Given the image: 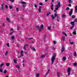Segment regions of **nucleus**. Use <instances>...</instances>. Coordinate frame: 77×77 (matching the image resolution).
<instances>
[{"label": "nucleus", "instance_id": "nucleus-1", "mask_svg": "<svg viewBox=\"0 0 77 77\" xmlns=\"http://www.w3.org/2000/svg\"><path fill=\"white\" fill-rule=\"evenodd\" d=\"M60 7V2H58L57 5L55 6V9L54 10V12H57V10H58V9Z\"/></svg>", "mask_w": 77, "mask_h": 77}, {"label": "nucleus", "instance_id": "nucleus-2", "mask_svg": "<svg viewBox=\"0 0 77 77\" xmlns=\"http://www.w3.org/2000/svg\"><path fill=\"white\" fill-rule=\"evenodd\" d=\"M36 27L39 30V32H41L42 29H43V28H44V26H43V25H42L41 26L40 28L39 26L37 25L36 26Z\"/></svg>", "mask_w": 77, "mask_h": 77}, {"label": "nucleus", "instance_id": "nucleus-3", "mask_svg": "<svg viewBox=\"0 0 77 77\" xmlns=\"http://www.w3.org/2000/svg\"><path fill=\"white\" fill-rule=\"evenodd\" d=\"M55 57H56V56H52L51 58V64L52 65H53V63H54V60H55Z\"/></svg>", "mask_w": 77, "mask_h": 77}, {"label": "nucleus", "instance_id": "nucleus-4", "mask_svg": "<svg viewBox=\"0 0 77 77\" xmlns=\"http://www.w3.org/2000/svg\"><path fill=\"white\" fill-rule=\"evenodd\" d=\"M3 65H4V63H2L0 65V72H3V70H2V67L3 66Z\"/></svg>", "mask_w": 77, "mask_h": 77}, {"label": "nucleus", "instance_id": "nucleus-5", "mask_svg": "<svg viewBox=\"0 0 77 77\" xmlns=\"http://www.w3.org/2000/svg\"><path fill=\"white\" fill-rule=\"evenodd\" d=\"M67 72L68 73V75H70V72L71 71V68L69 67L67 69Z\"/></svg>", "mask_w": 77, "mask_h": 77}, {"label": "nucleus", "instance_id": "nucleus-6", "mask_svg": "<svg viewBox=\"0 0 77 77\" xmlns=\"http://www.w3.org/2000/svg\"><path fill=\"white\" fill-rule=\"evenodd\" d=\"M23 51H21L20 52V55L18 57V58H21V57L23 56Z\"/></svg>", "mask_w": 77, "mask_h": 77}, {"label": "nucleus", "instance_id": "nucleus-7", "mask_svg": "<svg viewBox=\"0 0 77 77\" xmlns=\"http://www.w3.org/2000/svg\"><path fill=\"white\" fill-rule=\"evenodd\" d=\"M28 46V45L27 44H26L24 45L23 47V49L24 50H26V48H27V47Z\"/></svg>", "mask_w": 77, "mask_h": 77}, {"label": "nucleus", "instance_id": "nucleus-8", "mask_svg": "<svg viewBox=\"0 0 77 77\" xmlns=\"http://www.w3.org/2000/svg\"><path fill=\"white\" fill-rule=\"evenodd\" d=\"M49 72H50V69H48V72L46 73L45 75V77H46L47 75L48 74V73H49Z\"/></svg>", "mask_w": 77, "mask_h": 77}, {"label": "nucleus", "instance_id": "nucleus-9", "mask_svg": "<svg viewBox=\"0 0 77 77\" xmlns=\"http://www.w3.org/2000/svg\"><path fill=\"white\" fill-rule=\"evenodd\" d=\"M72 12H73V9H71L70 11L69 12V14L70 16L71 15V14H72Z\"/></svg>", "mask_w": 77, "mask_h": 77}, {"label": "nucleus", "instance_id": "nucleus-10", "mask_svg": "<svg viewBox=\"0 0 77 77\" xmlns=\"http://www.w3.org/2000/svg\"><path fill=\"white\" fill-rule=\"evenodd\" d=\"M55 17H57V19H58L59 18V15L58 14H54Z\"/></svg>", "mask_w": 77, "mask_h": 77}, {"label": "nucleus", "instance_id": "nucleus-11", "mask_svg": "<svg viewBox=\"0 0 77 77\" xmlns=\"http://www.w3.org/2000/svg\"><path fill=\"white\" fill-rule=\"evenodd\" d=\"M73 34L75 35H76L77 33H76V29H75L74 30L73 32Z\"/></svg>", "mask_w": 77, "mask_h": 77}, {"label": "nucleus", "instance_id": "nucleus-12", "mask_svg": "<svg viewBox=\"0 0 77 77\" xmlns=\"http://www.w3.org/2000/svg\"><path fill=\"white\" fill-rule=\"evenodd\" d=\"M30 48L31 50H33V51H36V49H35V48L32 47H30Z\"/></svg>", "mask_w": 77, "mask_h": 77}, {"label": "nucleus", "instance_id": "nucleus-13", "mask_svg": "<svg viewBox=\"0 0 77 77\" xmlns=\"http://www.w3.org/2000/svg\"><path fill=\"white\" fill-rule=\"evenodd\" d=\"M42 8V7L41 6H39V8L38 9V11L39 12H41V8Z\"/></svg>", "mask_w": 77, "mask_h": 77}, {"label": "nucleus", "instance_id": "nucleus-14", "mask_svg": "<svg viewBox=\"0 0 77 77\" xmlns=\"http://www.w3.org/2000/svg\"><path fill=\"white\" fill-rule=\"evenodd\" d=\"M65 47H63V48L61 49V52L62 53L63 52V51H64V50H65Z\"/></svg>", "mask_w": 77, "mask_h": 77}, {"label": "nucleus", "instance_id": "nucleus-15", "mask_svg": "<svg viewBox=\"0 0 77 77\" xmlns=\"http://www.w3.org/2000/svg\"><path fill=\"white\" fill-rule=\"evenodd\" d=\"M45 55H42L40 57V59H44L45 57Z\"/></svg>", "mask_w": 77, "mask_h": 77}, {"label": "nucleus", "instance_id": "nucleus-16", "mask_svg": "<svg viewBox=\"0 0 77 77\" xmlns=\"http://www.w3.org/2000/svg\"><path fill=\"white\" fill-rule=\"evenodd\" d=\"M6 20H7V21H8L9 23H11V21L10 19H9V18H7Z\"/></svg>", "mask_w": 77, "mask_h": 77}, {"label": "nucleus", "instance_id": "nucleus-17", "mask_svg": "<svg viewBox=\"0 0 77 77\" xmlns=\"http://www.w3.org/2000/svg\"><path fill=\"white\" fill-rule=\"evenodd\" d=\"M15 31H13L12 32H11L10 33V35H13L14 34V33L15 32Z\"/></svg>", "mask_w": 77, "mask_h": 77}, {"label": "nucleus", "instance_id": "nucleus-18", "mask_svg": "<svg viewBox=\"0 0 77 77\" xmlns=\"http://www.w3.org/2000/svg\"><path fill=\"white\" fill-rule=\"evenodd\" d=\"M4 5V4H3L1 5V10H4L3 5Z\"/></svg>", "mask_w": 77, "mask_h": 77}, {"label": "nucleus", "instance_id": "nucleus-19", "mask_svg": "<svg viewBox=\"0 0 77 77\" xmlns=\"http://www.w3.org/2000/svg\"><path fill=\"white\" fill-rule=\"evenodd\" d=\"M75 11L76 13H77V5L75 7Z\"/></svg>", "mask_w": 77, "mask_h": 77}, {"label": "nucleus", "instance_id": "nucleus-20", "mask_svg": "<svg viewBox=\"0 0 77 77\" xmlns=\"http://www.w3.org/2000/svg\"><path fill=\"white\" fill-rule=\"evenodd\" d=\"M61 17L62 18H64V17H66V15L64 14H62Z\"/></svg>", "mask_w": 77, "mask_h": 77}, {"label": "nucleus", "instance_id": "nucleus-21", "mask_svg": "<svg viewBox=\"0 0 77 77\" xmlns=\"http://www.w3.org/2000/svg\"><path fill=\"white\" fill-rule=\"evenodd\" d=\"M21 4H22L23 5H24V4H26V2L24 1H22L21 2Z\"/></svg>", "mask_w": 77, "mask_h": 77}, {"label": "nucleus", "instance_id": "nucleus-22", "mask_svg": "<svg viewBox=\"0 0 77 77\" xmlns=\"http://www.w3.org/2000/svg\"><path fill=\"white\" fill-rule=\"evenodd\" d=\"M51 17L52 18L53 20V19H54V18H55V17H54V16L53 15H52L51 16Z\"/></svg>", "mask_w": 77, "mask_h": 77}, {"label": "nucleus", "instance_id": "nucleus-23", "mask_svg": "<svg viewBox=\"0 0 77 77\" xmlns=\"http://www.w3.org/2000/svg\"><path fill=\"white\" fill-rule=\"evenodd\" d=\"M15 67H16L17 68H18V69H20V66H19L18 65L15 66Z\"/></svg>", "mask_w": 77, "mask_h": 77}, {"label": "nucleus", "instance_id": "nucleus-24", "mask_svg": "<svg viewBox=\"0 0 77 77\" xmlns=\"http://www.w3.org/2000/svg\"><path fill=\"white\" fill-rule=\"evenodd\" d=\"M74 56H77V53L76 51H75L74 53L73 54Z\"/></svg>", "mask_w": 77, "mask_h": 77}, {"label": "nucleus", "instance_id": "nucleus-25", "mask_svg": "<svg viewBox=\"0 0 77 77\" xmlns=\"http://www.w3.org/2000/svg\"><path fill=\"white\" fill-rule=\"evenodd\" d=\"M14 38H15V36H11V39H12L13 40L14 39Z\"/></svg>", "mask_w": 77, "mask_h": 77}, {"label": "nucleus", "instance_id": "nucleus-26", "mask_svg": "<svg viewBox=\"0 0 77 77\" xmlns=\"http://www.w3.org/2000/svg\"><path fill=\"white\" fill-rule=\"evenodd\" d=\"M36 77H38L39 76V74L37 73L35 75Z\"/></svg>", "mask_w": 77, "mask_h": 77}, {"label": "nucleus", "instance_id": "nucleus-27", "mask_svg": "<svg viewBox=\"0 0 77 77\" xmlns=\"http://www.w3.org/2000/svg\"><path fill=\"white\" fill-rule=\"evenodd\" d=\"M16 11L17 12H19V8H16Z\"/></svg>", "mask_w": 77, "mask_h": 77}, {"label": "nucleus", "instance_id": "nucleus-28", "mask_svg": "<svg viewBox=\"0 0 77 77\" xmlns=\"http://www.w3.org/2000/svg\"><path fill=\"white\" fill-rule=\"evenodd\" d=\"M51 29V26H49L47 28L48 30H50Z\"/></svg>", "mask_w": 77, "mask_h": 77}, {"label": "nucleus", "instance_id": "nucleus-29", "mask_svg": "<svg viewBox=\"0 0 77 77\" xmlns=\"http://www.w3.org/2000/svg\"><path fill=\"white\" fill-rule=\"evenodd\" d=\"M66 57H63V60H66Z\"/></svg>", "mask_w": 77, "mask_h": 77}, {"label": "nucleus", "instance_id": "nucleus-30", "mask_svg": "<svg viewBox=\"0 0 77 77\" xmlns=\"http://www.w3.org/2000/svg\"><path fill=\"white\" fill-rule=\"evenodd\" d=\"M60 73H59V72H58L57 73V75H58V77H60Z\"/></svg>", "mask_w": 77, "mask_h": 77}, {"label": "nucleus", "instance_id": "nucleus-31", "mask_svg": "<svg viewBox=\"0 0 77 77\" xmlns=\"http://www.w3.org/2000/svg\"><path fill=\"white\" fill-rule=\"evenodd\" d=\"M62 40L63 41H65V37H63L62 38Z\"/></svg>", "mask_w": 77, "mask_h": 77}, {"label": "nucleus", "instance_id": "nucleus-32", "mask_svg": "<svg viewBox=\"0 0 77 77\" xmlns=\"http://www.w3.org/2000/svg\"><path fill=\"white\" fill-rule=\"evenodd\" d=\"M62 33L63 34L66 36H67V35H66V34L65 33V32H62Z\"/></svg>", "mask_w": 77, "mask_h": 77}, {"label": "nucleus", "instance_id": "nucleus-33", "mask_svg": "<svg viewBox=\"0 0 77 77\" xmlns=\"http://www.w3.org/2000/svg\"><path fill=\"white\" fill-rule=\"evenodd\" d=\"M13 61H14V63H17V60H16V59H14L13 60Z\"/></svg>", "mask_w": 77, "mask_h": 77}, {"label": "nucleus", "instance_id": "nucleus-34", "mask_svg": "<svg viewBox=\"0 0 77 77\" xmlns=\"http://www.w3.org/2000/svg\"><path fill=\"white\" fill-rule=\"evenodd\" d=\"M51 10H53V5H52L51 7Z\"/></svg>", "mask_w": 77, "mask_h": 77}, {"label": "nucleus", "instance_id": "nucleus-35", "mask_svg": "<svg viewBox=\"0 0 77 77\" xmlns=\"http://www.w3.org/2000/svg\"><path fill=\"white\" fill-rule=\"evenodd\" d=\"M71 24H73V26H74V22H71L70 23Z\"/></svg>", "mask_w": 77, "mask_h": 77}, {"label": "nucleus", "instance_id": "nucleus-36", "mask_svg": "<svg viewBox=\"0 0 77 77\" xmlns=\"http://www.w3.org/2000/svg\"><path fill=\"white\" fill-rule=\"evenodd\" d=\"M10 65V64L9 63H6V66H9Z\"/></svg>", "mask_w": 77, "mask_h": 77}, {"label": "nucleus", "instance_id": "nucleus-37", "mask_svg": "<svg viewBox=\"0 0 77 77\" xmlns=\"http://www.w3.org/2000/svg\"><path fill=\"white\" fill-rule=\"evenodd\" d=\"M9 8L10 9H12V6L11 5H9Z\"/></svg>", "mask_w": 77, "mask_h": 77}, {"label": "nucleus", "instance_id": "nucleus-38", "mask_svg": "<svg viewBox=\"0 0 77 77\" xmlns=\"http://www.w3.org/2000/svg\"><path fill=\"white\" fill-rule=\"evenodd\" d=\"M6 45H7V47H9V43H8L6 44Z\"/></svg>", "mask_w": 77, "mask_h": 77}, {"label": "nucleus", "instance_id": "nucleus-39", "mask_svg": "<svg viewBox=\"0 0 77 77\" xmlns=\"http://www.w3.org/2000/svg\"><path fill=\"white\" fill-rule=\"evenodd\" d=\"M75 16L74 15H73L72 16V18L73 19H74V18H75Z\"/></svg>", "mask_w": 77, "mask_h": 77}, {"label": "nucleus", "instance_id": "nucleus-40", "mask_svg": "<svg viewBox=\"0 0 77 77\" xmlns=\"http://www.w3.org/2000/svg\"><path fill=\"white\" fill-rule=\"evenodd\" d=\"M73 65H74L75 66H77V63H74L73 64Z\"/></svg>", "mask_w": 77, "mask_h": 77}, {"label": "nucleus", "instance_id": "nucleus-41", "mask_svg": "<svg viewBox=\"0 0 77 77\" xmlns=\"http://www.w3.org/2000/svg\"><path fill=\"white\" fill-rule=\"evenodd\" d=\"M8 51H6L5 53V55L7 56V55H8Z\"/></svg>", "mask_w": 77, "mask_h": 77}, {"label": "nucleus", "instance_id": "nucleus-42", "mask_svg": "<svg viewBox=\"0 0 77 77\" xmlns=\"http://www.w3.org/2000/svg\"><path fill=\"white\" fill-rule=\"evenodd\" d=\"M5 8L6 9H8V5H5Z\"/></svg>", "mask_w": 77, "mask_h": 77}, {"label": "nucleus", "instance_id": "nucleus-43", "mask_svg": "<svg viewBox=\"0 0 77 77\" xmlns=\"http://www.w3.org/2000/svg\"><path fill=\"white\" fill-rule=\"evenodd\" d=\"M26 5H23V8H26Z\"/></svg>", "mask_w": 77, "mask_h": 77}, {"label": "nucleus", "instance_id": "nucleus-44", "mask_svg": "<svg viewBox=\"0 0 77 77\" xmlns=\"http://www.w3.org/2000/svg\"><path fill=\"white\" fill-rule=\"evenodd\" d=\"M32 38H27L26 39H28L30 40V39H32Z\"/></svg>", "mask_w": 77, "mask_h": 77}, {"label": "nucleus", "instance_id": "nucleus-45", "mask_svg": "<svg viewBox=\"0 0 77 77\" xmlns=\"http://www.w3.org/2000/svg\"><path fill=\"white\" fill-rule=\"evenodd\" d=\"M7 72V71H6V70H5L4 72V74H6V73Z\"/></svg>", "mask_w": 77, "mask_h": 77}, {"label": "nucleus", "instance_id": "nucleus-46", "mask_svg": "<svg viewBox=\"0 0 77 77\" xmlns=\"http://www.w3.org/2000/svg\"><path fill=\"white\" fill-rule=\"evenodd\" d=\"M69 42L70 44H71L72 45V44H74V43L73 42H71L70 41H69Z\"/></svg>", "mask_w": 77, "mask_h": 77}, {"label": "nucleus", "instance_id": "nucleus-47", "mask_svg": "<svg viewBox=\"0 0 77 77\" xmlns=\"http://www.w3.org/2000/svg\"><path fill=\"white\" fill-rule=\"evenodd\" d=\"M74 25H73V26H72L71 27V29H72L73 28H74Z\"/></svg>", "mask_w": 77, "mask_h": 77}, {"label": "nucleus", "instance_id": "nucleus-48", "mask_svg": "<svg viewBox=\"0 0 77 77\" xmlns=\"http://www.w3.org/2000/svg\"><path fill=\"white\" fill-rule=\"evenodd\" d=\"M39 5H43V3L40 2L39 3Z\"/></svg>", "mask_w": 77, "mask_h": 77}, {"label": "nucleus", "instance_id": "nucleus-49", "mask_svg": "<svg viewBox=\"0 0 77 77\" xmlns=\"http://www.w3.org/2000/svg\"><path fill=\"white\" fill-rule=\"evenodd\" d=\"M14 0H11L10 1L12 2V3H13V2H14Z\"/></svg>", "mask_w": 77, "mask_h": 77}, {"label": "nucleus", "instance_id": "nucleus-50", "mask_svg": "<svg viewBox=\"0 0 77 77\" xmlns=\"http://www.w3.org/2000/svg\"><path fill=\"white\" fill-rule=\"evenodd\" d=\"M53 43H54V44H56V41H53Z\"/></svg>", "mask_w": 77, "mask_h": 77}, {"label": "nucleus", "instance_id": "nucleus-51", "mask_svg": "<svg viewBox=\"0 0 77 77\" xmlns=\"http://www.w3.org/2000/svg\"><path fill=\"white\" fill-rule=\"evenodd\" d=\"M34 7L35 8H37V5H36V4H34Z\"/></svg>", "mask_w": 77, "mask_h": 77}, {"label": "nucleus", "instance_id": "nucleus-52", "mask_svg": "<svg viewBox=\"0 0 77 77\" xmlns=\"http://www.w3.org/2000/svg\"><path fill=\"white\" fill-rule=\"evenodd\" d=\"M10 31H14V29H13L11 28V29H10Z\"/></svg>", "mask_w": 77, "mask_h": 77}, {"label": "nucleus", "instance_id": "nucleus-53", "mask_svg": "<svg viewBox=\"0 0 77 77\" xmlns=\"http://www.w3.org/2000/svg\"><path fill=\"white\" fill-rule=\"evenodd\" d=\"M44 39H46V35H44Z\"/></svg>", "mask_w": 77, "mask_h": 77}, {"label": "nucleus", "instance_id": "nucleus-54", "mask_svg": "<svg viewBox=\"0 0 77 77\" xmlns=\"http://www.w3.org/2000/svg\"><path fill=\"white\" fill-rule=\"evenodd\" d=\"M11 16L12 17H15V16L14 14H12Z\"/></svg>", "mask_w": 77, "mask_h": 77}, {"label": "nucleus", "instance_id": "nucleus-55", "mask_svg": "<svg viewBox=\"0 0 77 77\" xmlns=\"http://www.w3.org/2000/svg\"><path fill=\"white\" fill-rule=\"evenodd\" d=\"M23 66L24 67V66H25V64H24V63H23Z\"/></svg>", "mask_w": 77, "mask_h": 77}, {"label": "nucleus", "instance_id": "nucleus-56", "mask_svg": "<svg viewBox=\"0 0 77 77\" xmlns=\"http://www.w3.org/2000/svg\"><path fill=\"white\" fill-rule=\"evenodd\" d=\"M68 6H70V7H71V4H69Z\"/></svg>", "mask_w": 77, "mask_h": 77}, {"label": "nucleus", "instance_id": "nucleus-57", "mask_svg": "<svg viewBox=\"0 0 77 77\" xmlns=\"http://www.w3.org/2000/svg\"><path fill=\"white\" fill-rule=\"evenodd\" d=\"M18 70H19V72H20V69H19Z\"/></svg>", "mask_w": 77, "mask_h": 77}, {"label": "nucleus", "instance_id": "nucleus-58", "mask_svg": "<svg viewBox=\"0 0 77 77\" xmlns=\"http://www.w3.org/2000/svg\"><path fill=\"white\" fill-rule=\"evenodd\" d=\"M50 14V13H48L47 14V16H48V15H49V14Z\"/></svg>", "mask_w": 77, "mask_h": 77}, {"label": "nucleus", "instance_id": "nucleus-59", "mask_svg": "<svg viewBox=\"0 0 77 77\" xmlns=\"http://www.w3.org/2000/svg\"><path fill=\"white\" fill-rule=\"evenodd\" d=\"M69 3H71V0H69Z\"/></svg>", "mask_w": 77, "mask_h": 77}, {"label": "nucleus", "instance_id": "nucleus-60", "mask_svg": "<svg viewBox=\"0 0 77 77\" xmlns=\"http://www.w3.org/2000/svg\"><path fill=\"white\" fill-rule=\"evenodd\" d=\"M24 62H25V60H23L22 62L23 63H24Z\"/></svg>", "mask_w": 77, "mask_h": 77}, {"label": "nucleus", "instance_id": "nucleus-61", "mask_svg": "<svg viewBox=\"0 0 77 77\" xmlns=\"http://www.w3.org/2000/svg\"><path fill=\"white\" fill-rule=\"evenodd\" d=\"M66 10H68V9H69V8H66Z\"/></svg>", "mask_w": 77, "mask_h": 77}, {"label": "nucleus", "instance_id": "nucleus-62", "mask_svg": "<svg viewBox=\"0 0 77 77\" xmlns=\"http://www.w3.org/2000/svg\"><path fill=\"white\" fill-rule=\"evenodd\" d=\"M75 21L76 22H77V19H75Z\"/></svg>", "mask_w": 77, "mask_h": 77}, {"label": "nucleus", "instance_id": "nucleus-63", "mask_svg": "<svg viewBox=\"0 0 77 77\" xmlns=\"http://www.w3.org/2000/svg\"><path fill=\"white\" fill-rule=\"evenodd\" d=\"M47 1H48V0H45V2H47Z\"/></svg>", "mask_w": 77, "mask_h": 77}, {"label": "nucleus", "instance_id": "nucleus-64", "mask_svg": "<svg viewBox=\"0 0 77 77\" xmlns=\"http://www.w3.org/2000/svg\"><path fill=\"white\" fill-rule=\"evenodd\" d=\"M52 2H54V0H51Z\"/></svg>", "mask_w": 77, "mask_h": 77}]
</instances>
